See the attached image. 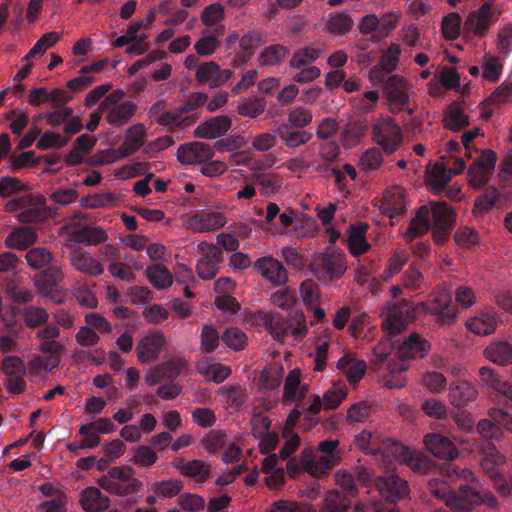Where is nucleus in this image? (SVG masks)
Masks as SVG:
<instances>
[{"mask_svg": "<svg viewBox=\"0 0 512 512\" xmlns=\"http://www.w3.org/2000/svg\"><path fill=\"white\" fill-rule=\"evenodd\" d=\"M364 505H352L351 499L337 490L326 493L320 512H363Z\"/></svg>", "mask_w": 512, "mask_h": 512, "instance_id": "a211bd4d", "label": "nucleus"}, {"mask_svg": "<svg viewBox=\"0 0 512 512\" xmlns=\"http://www.w3.org/2000/svg\"><path fill=\"white\" fill-rule=\"evenodd\" d=\"M179 469L182 475L194 477L199 480H205L210 473L207 465L202 460L198 459L184 463Z\"/></svg>", "mask_w": 512, "mask_h": 512, "instance_id": "6e6d98bb", "label": "nucleus"}, {"mask_svg": "<svg viewBox=\"0 0 512 512\" xmlns=\"http://www.w3.org/2000/svg\"><path fill=\"white\" fill-rule=\"evenodd\" d=\"M486 101L495 105L512 102V82L504 81Z\"/></svg>", "mask_w": 512, "mask_h": 512, "instance_id": "774afa93", "label": "nucleus"}, {"mask_svg": "<svg viewBox=\"0 0 512 512\" xmlns=\"http://www.w3.org/2000/svg\"><path fill=\"white\" fill-rule=\"evenodd\" d=\"M477 431L485 440L500 441L503 438V431L500 426H496L490 417L478 422Z\"/></svg>", "mask_w": 512, "mask_h": 512, "instance_id": "0e129e2a", "label": "nucleus"}, {"mask_svg": "<svg viewBox=\"0 0 512 512\" xmlns=\"http://www.w3.org/2000/svg\"><path fill=\"white\" fill-rule=\"evenodd\" d=\"M221 340L234 351L243 350L247 344L246 334L237 327H228L221 335Z\"/></svg>", "mask_w": 512, "mask_h": 512, "instance_id": "49530a36", "label": "nucleus"}, {"mask_svg": "<svg viewBox=\"0 0 512 512\" xmlns=\"http://www.w3.org/2000/svg\"><path fill=\"white\" fill-rule=\"evenodd\" d=\"M266 512H316V510L308 505L280 499L274 501Z\"/></svg>", "mask_w": 512, "mask_h": 512, "instance_id": "69168bd1", "label": "nucleus"}, {"mask_svg": "<svg viewBox=\"0 0 512 512\" xmlns=\"http://www.w3.org/2000/svg\"><path fill=\"white\" fill-rule=\"evenodd\" d=\"M24 321L27 327L36 328L46 324L49 314L41 307L29 306L23 311Z\"/></svg>", "mask_w": 512, "mask_h": 512, "instance_id": "5fc2aeb1", "label": "nucleus"}, {"mask_svg": "<svg viewBox=\"0 0 512 512\" xmlns=\"http://www.w3.org/2000/svg\"><path fill=\"white\" fill-rule=\"evenodd\" d=\"M401 49L397 44H390V46L383 52L380 57L378 66L385 73H390L396 69Z\"/></svg>", "mask_w": 512, "mask_h": 512, "instance_id": "864d4df0", "label": "nucleus"}, {"mask_svg": "<svg viewBox=\"0 0 512 512\" xmlns=\"http://www.w3.org/2000/svg\"><path fill=\"white\" fill-rule=\"evenodd\" d=\"M383 163V156L379 148L367 149L360 157L359 166L362 170L369 172L378 170Z\"/></svg>", "mask_w": 512, "mask_h": 512, "instance_id": "8fccbe9b", "label": "nucleus"}, {"mask_svg": "<svg viewBox=\"0 0 512 512\" xmlns=\"http://www.w3.org/2000/svg\"><path fill=\"white\" fill-rule=\"evenodd\" d=\"M477 393L476 388L471 383L458 380L450 386V402L456 407L465 406L476 399Z\"/></svg>", "mask_w": 512, "mask_h": 512, "instance_id": "c756f323", "label": "nucleus"}, {"mask_svg": "<svg viewBox=\"0 0 512 512\" xmlns=\"http://www.w3.org/2000/svg\"><path fill=\"white\" fill-rule=\"evenodd\" d=\"M406 459L405 465L409 466L415 473L427 474L435 468V464L430 459L419 453L411 451Z\"/></svg>", "mask_w": 512, "mask_h": 512, "instance_id": "052dcab7", "label": "nucleus"}, {"mask_svg": "<svg viewBox=\"0 0 512 512\" xmlns=\"http://www.w3.org/2000/svg\"><path fill=\"white\" fill-rule=\"evenodd\" d=\"M374 481L381 499L370 505L371 512H399L395 504L408 496L407 481L392 472L377 476Z\"/></svg>", "mask_w": 512, "mask_h": 512, "instance_id": "20e7f679", "label": "nucleus"}, {"mask_svg": "<svg viewBox=\"0 0 512 512\" xmlns=\"http://www.w3.org/2000/svg\"><path fill=\"white\" fill-rule=\"evenodd\" d=\"M426 449L435 457L453 459L457 456L454 443L447 437L437 433L427 434L424 438Z\"/></svg>", "mask_w": 512, "mask_h": 512, "instance_id": "aec40b11", "label": "nucleus"}, {"mask_svg": "<svg viewBox=\"0 0 512 512\" xmlns=\"http://www.w3.org/2000/svg\"><path fill=\"white\" fill-rule=\"evenodd\" d=\"M497 19L498 15H494L492 12V3L485 2L477 11L468 14L464 22V29L476 36H483Z\"/></svg>", "mask_w": 512, "mask_h": 512, "instance_id": "ddd939ff", "label": "nucleus"}, {"mask_svg": "<svg viewBox=\"0 0 512 512\" xmlns=\"http://www.w3.org/2000/svg\"><path fill=\"white\" fill-rule=\"evenodd\" d=\"M192 224L200 232H208L223 227L226 223L225 216L220 212H205L201 211L196 213L192 219Z\"/></svg>", "mask_w": 512, "mask_h": 512, "instance_id": "c9c22d12", "label": "nucleus"}, {"mask_svg": "<svg viewBox=\"0 0 512 512\" xmlns=\"http://www.w3.org/2000/svg\"><path fill=\"white\" fill-rule=\"evenodd\" d=\"M266 41V33L261 29L249 30L239 39V47L245 52V56H238L241 63L251 58L255 49Z\"/></svg>", "mask_w": 512, "mask_h": 512, "instance_id": "f704fd0d", "label": "nucleus"}, {"mask_svg": "<svg viewBox=\"0 0 512 512\" xmlns=\"http://www.w3.org/2000/svg\"><path fill=\"white\" fill-rule=\"evenodd\" d=\"M505 201V197L494 186H488L476 198L473 211L476 215H483L493 207H502Z\"/></svg>", "mask_w": 512, "mask_h": 512, "instance_id": "bb28decb", "label": "nucleus"}, {"mask_svg": "<svg viewBox=\"0 0 512 512\" xmlns=\"http://www.w3.org/2000/svg\"><path fill=\"white\" fill-rule=\"evenodd\" d=\"M63 278L64 274L62 269L58 265L52 264L35 275L33 280L40 294L59 304L62 302V299L57 298L56 293L59 290Z\"/></svg>", "mask_w": 512, "mask_h": 512, "instance_id": "9d476101", "label": "nucleus"}, {"mask_svg": "<svg viewBox=\"0 0 512 512\" xmlns=\"http://www.w3.org/2000/svg\"><path fill=\"white\" fill-rule=\"evenodd\" d=\"M452 171L443 162H437L427 167V183L431 186L433 193L439 195L447 187L451 180Z\"/></svg>", "mask_w": 512, "mask_h": 512, "instance_id": "393cba45", "label": "nucleus"}, {"mask_svg": "<svg viewBox=\"0 0 512 512\" xmlns=\"http://www.w3.org/2000/svg\"><path fill=\"white\" fill-rule=\"evenodd\" d=\"M45 204V197L31 195L29 205L23 206L22 211L18 213V220L22 223H37L46 220L49 217V212Z\"/></svg>", "mask_w": 512, "mask_h": 512, "instance_id": "412c9836", "label": "nucleus"}, {"mask_svg": "<svg viewBox=\"0 0 512 512\" xmlns=\"http://www.w3.org/2000/svg\"><path fill=\"white\" fill-rule=\"evenodd\" d=\"M454 221L455 213L450 206L444 202L430 201L428 205H422L417 209L416 215L410 220L405 237L411 242L426 234L432 228V224L433 227L453 228Z\"/></svg>", "mask_w": 512, "mask_h": 512, "instance_id": "f03ea898", "label": "nucleus"}, {"mask_svg": "<svg viewBox=\"0 0 512 512\" xmlns=\"http://www.w3.org/2000/svg\"><path fill=\"white\" fill-rule=\"evenodd\" d=\"M429 493L442 500L454 512H470L475 506L485 504L490 508L498 506L495 496L488 491L479 490L469 484H461L457 490L439 478L427 482Z\"/></svg>", "mask_w": 512, "mask_h": 512, "instance_id": "f257e3e1", "label": "nucleus"}, {"mask_svg": "<svg viewBox=\"0 0 512 512\" xmlns=\"http://www.w3.org/2000/svg\"><path fill=\"white\" fill-rule=\"evenodd\" d=\"M176 156L181 164L202 165L213 158L214 149L205 142L185 143L178 147Z\"/></svg>", "mask_w": 512, "mask_h": 512, "instance_id": "f8f14e48", "label": "nucleus"}, {"mask_svg": "<svg viewBox=\"0 0 512 512\" xmlns=\"http://www.w3.org/2000/svg\"><path fill=\"white\" fill-rule=\"evenodd\" d=\"M146 129L143 124H135L126 131L124 141L119 148L122 149V156L129 157L135 154L144 144Z\"/></svg>", "mask_w": 512, "mask_h": 512, "instance_id": "2f4dec72", "label": "nucleus"}, {"mask_svg": "<svg viewBox=\"0 0 512 512\" xmlns=\"http://www.w3.org/2000/svg\"><path fill=\"white\" fill-rule=\"evenodd\" d=\"M383 213L389 218L397 217L406 210V199L401 188L387 190L382 204Z\"/></svg>", "mask_w": 512, "mask_h": 512, "instance_id": "7c9ffc66", "label": "nucleus"}, {"mask_svg": "<svg viewBox=\"0 0 512 512\" xmlns=\"http://www.w3.org/2000/svg\"><path fill=\"white\" fill-rule=\"evenodd\" d=\"M73 235L78 243L86 245H98L106 242L108 235L99 226L84 225L74 230Z\"/></svg>", "mask_w": 512, "mask_h": 512, "instance_id": "4c0bfd02", "label": "nucleus"}, {"mask_svg": "<svg viewBox=\"0 0 512 512\" xmlns=\"http://www.w3.org/2000/svg\"><path fill=\"white\" fill-rule=\"evenodd\" d=\"M289 48L282 44L265 47L259 54V62L264 66H275L282 63L289 55Z\"/></svg>", "mask_w": 512, "mask_h": 512, "instance_id": "a19ab883", "label": "nucleus"}, {"mask_svg": "<svg viewBox=\"0 0 512 512\" xmlns=\"http://www.w3.org/2000/svg\"><path fill=\"white\" fill-rule=\"evenodd\" d=\"M445 127L449 130L460 131L469 125V117L457 107L450 108L445 114Z\"/></svg>", "mask_w": 512, "mask_h": 512, "instance_id": "603ef678", "label": "nucleus"}, {"mask_svg": "<svg viewBox=\"0 0 512 512\" xmlns=\"http://www.w3.org/2000/svg\"><path fill=\"white\" fill-rule=\"evenodd\" d=\"M485 357L498 365L512 364V344L507 341H495L484 350Z\"/></svg>", "mask_w": 512, "mask_h": 512, "instance_id": "72a5a7b5", "label": "nucleus"}, {"mask_svg": "<svg viewBox=\"0 0 512 512\" xmlns=\"http://www.w3.org/2000/svg\"><path fill=\"white\" fill-rule=\"evenodd\" d=\"M404 84V78L399 75L388 77L384 84L388 99L399 108L404 107L409 100L407 93L404 91Z\"/></svg>", "mask_w": 512, "mask_h": 512, "instance_id": "473e14b6", "label": "nucleus"}, {"mask_svg": "<svg viewBox=\"0 0 512 512\" xmlns=\"http://www.w3.org/2000/svg\"><path fill=\"white\" fill-rule=\"evenodd\" d=\"M145 276L151 285L158 290L167 289L173 283V275L166 266L160 263L147 267Z\"/></svg>", "mask_w": 512, "mask_h": 512, "instance_id": "e433bc0d", "label": "nucleus"}, {"mask_svg": "<svg viewBox=\"0 0 512 512\" xmlns=\"http://www.w3.org/2000/svg\"><path fill=\"white\" fill-rule=\"evenodd\" d=\"M426 314L435 317L440 326H450L457 319V308L452 296L447 291H440L429 295L426 302L420 304Z\"/></svg>", "mask_w": 512, "mask_h": 512, "instance_id": "423d86ee", "label": "nucleus"}, {"mask_svg": "<svg viewBox=\"0 0 512 512\" xmlns=\"http://www.w3.org/2000/svg\"><path fill=\"white\" fill-rule=\"evenodd\" d=\"M354 443L360 450L366 454L372 455H377L378 445L380 444L378 436L375 433L366 430L355 436Z\"/></svg>", "mask_w": 512, "mask_h": 512, "instance_id": "09e8293b", "label": "nucleus"}, {"mask_svg": "<svg viewBox=\"0 0 512 512\" xmlns=\"http://www.w3.org/2000/svg\"><path fill=\"white\" fill-rule=\"evenodd\" d=\"M232 75V70H221L216 62L208 61L198 67L195 77L199 84L207 83L210 88H217L228 81Z\"/></svg>", "mask_w": 512, "mask_h": 512, "instance_id": "dca6fc26", "label": "nucleus"}, {"mask_svg": "<svg viewBox=\"0 0 512 512\" xmlns=\"http://www.w3.org/2000/svg\"><path fill=\"white\" fill-rule=\"evenodd\" d=\"M80 502L86 512H103L110 506V499L97 487L90 486L81 492Z\"/></svg>", "mask_w": 512, "mask_h": 512, "instance_id": "4be33fe9", "label": "nucleus"}, {"mask_svg": "<svg viewBox=\"0 0 512 512\" xmlns=\"http://www.w3.org/2000/svg\"><path fill=\"white\" fill-rule=\"evenodd\" d=\"M367 229L368 225L366 223H359L358 225H352L347 232L348 249L355 257L366 253L370 248V244L366 240Z\"/></svg>", "mask_w": 512, "mask_h": 512, "instance_id": "cd10ccee", "label": "nucleus"}, {"mask_svg": "<svg viewBox=\"0 0 512 512\" xmlns=\"http://www.w3.org/2000/svg\"><path fill=\"white\" fill-rule=\"evenodd\" d=\"M25 259L34 270L45 269L53 263V254L46 247H33L26 252Z\"/></svg>", "mask_w": 512, "mask_h": 512, "instance_id": "79ce46f5", "label": "nucleus"}, {"mask_svg": "<svg viewBox=\"0 0 512 512\" xmlns=\"http://www.w3.org/2000/svg\"><path fill=\"white\" fill-rule=\"evenodd\" d=\"M466 327L477 335H490L497 327V319L493 313H483L469 319Z\"/></svg>", "mask_w": 512, "mask_h": 512, "instance_id": "ea45409f", "label": "nucleus"}, {"mask_svg": "<svg viewBox=\"0 0 512 512\" xmlns=\"http://www.w3.org/2000/svg\"><path fill=\"white\" fill-rule=\"evenodd\" d=\"M327 26L331 33L345 35L352 29L353 20L348 13L336 12L330 14Z\"/></svg>", "mask_w": 512, "mask_h": 512, "instance_id": "a18cd8bd", "label": "nucleus"}, {"mask_svg": "<svg viewBox=\"0 0 512 512\" xmlns=\"http://www.w3.org/2000/svg\"><path fill=\"white\" fill-rule=\"evenodd\" d=\"M404 287L415 291H422L426 288L424 278L419 269L411 264L402 277Z\"/></svg>", "mask_w": 512, "mask_h": 512, "instance_id": "4d7b16f0", "label": "nucleus"}, {"mask_svg": "<svg viewBox=\"0 0 512 512\" xmlns=\"http://www.w3.org/2000/svg\"><path fill=\"white\" fill-rule=\"evenodd\" d=\"M136 108V104L132 101L121 102L105 111V120L114 127H121L131 120Z\"/></svg>", "mask_w": 512, "mask_h": 512, "instance_id": "c85d7f7f", "label": "nucleus"}, {"mask_svg": "<svg viewBox=\"0 0 512 512\" xmlns=\"http://www.w3.org/2000/svg\"><path fill=\"white\" fill-rule=\"evenodd\" d=\"M195 122V117L184 116L179 108L173 111H165L160 117L156 118V123L161 126L184 128L191 126Z\"/></svg>", "mask_w": 512, "mask_h": 512, "instance_id": "37998d69", "label": "nucleus"}, {"mask_svg": "<svg viewBox=\"0 0 512 512\" xmlns=\"http://www.w3.org/2000/svg\"><path fill=\"white\" fill-rule=\"evenodd\" d=\"M431 347V343L426 338L413 332L398 346L396 356L402 360L423 359L428 355Z\"/></svg>", "mask_w": 512, "mask_h": 512, "instance_id": "4468645a", "label": "nucleus"}, {"mask_svg": "<svg viewBox=\"0 0 512 512\" xmlns=\"http://www.w3.org/2000/svg\"><path fill=\"white\" fill-rule=\"evenodd\" d=\"M323 49L320 46H304L297 49L289 60V66L293 69L303 68L321 57Z\"/></svg>", "mask_w": 512, "mask_h": 512, "instance_id": "58836bf2", "label": "nucleus"}, {"mask_svg": "<svg viewBox=\"0 0 512 512\" xmlns=\"http://www.w3.org/2000/svg\"><path fill=\"white\" fill-rule=\"evenodd\" d=\"M476 156H473V163L469 167L468 176L470 178V182L477 187L484 185L488 179V175L491 170L494 169L497 154L492 150H484L482 152H478V150H474Z\"/></svg>", "mask_w": 512, "mask_h": 512, "instance_id": "9b49d317", "label": "nucleus"}, {"mask_svg": "<svg viewBox=\"0 0 512 512\" xmlns=\"http://www.w3.org/2000/svg\"><path fill=\"white\" fill-rule=\"evenodd\" d=\"M70 266L82 274L88 276H99L104 272L103 265L94 257L78 250L69 259Z\"/></svg>", "mask_w": 512, "mask_h": 512, "instance_id": "5701e85b", "label": "nucleus"}, {"mask_svg": "<svg viewBox=\"0 0 512 512\" xmlns=\"http://www.w3.org/2000/svg\"><path fill=\"white\" fill-rule=\"evenodd\" d=\"M38 235L34 228L22 226L13 229L5 239L8 248L25 250L37 241Z\"/></svg>", "mask_w": 512, "mask_h": 512, "instance_id": "b1692460", "label": "nucleus"}, {"mask_svg": "<svg viewBox=\"0 0 512 512\" xmlns=\"http://www.w3.org/2000/svg\"><path fill=\"white\" fill-rule=\"evenodd\" d=\"M221 337L213 325H204L201 331V345L205 352L210 353L217 349Z\"/></svg>", "mask_w": 512, "mask_h": 512, "instance_id": "338daca9", "label": "nucleus"}, {"mask_svg": "<svg viewBox=\"0 0 512 512\" xmlns=\"http://www.w3.org/2000/svg\"><path fill=\"white\" fill-rule=\"evenodd\" d=\"M491 480L501 497L512 500V473L504 475L501 472H493Z\"/></svg>", "mask_w": 512, "mask_h": 512, "instance_id": "e2e57ef3", "label": "nucleus"}, {"mask_svg": "<svg viewBox=\"0 0 512 512\" xmlns=\"http://www.w3.org/2000/svg\"><path fill=\"white\" fill-rule=\"evenodd\" d=\"M273 133L288 148H297L308 143L313 134L305 130L294 128L288 123L276 122L273 127Z\"/></svg>", "mask_w": 512, "mask_h": 512, "instance_id": "f3484780", "label": "nucleus"}, {"mask_svg": "<svg viewBox=\"0 0 512 512\" xmlns=\"http://www.w3.org/2000/svg\"><path fill=\"white\" fill-rule=\"evenodd\" d=\"M166 345V337L163 331L158 329L149 330L136 345L137 359L141 364L157 362L163 348Z\"/></svg>", "mask_w": 512, "mask_h": 512, "instance_id": "0eeeda50", "label": "nucleus"}, {"mask_svg": "<svg viewBox=\"0 0 512 512\" xmlns=\"http://www.w3.org/2000/svg\"><path fill=\"white\" fill-rule=\"evenodd\" d=\"M410 452L411 450L402 445L400 442L391 438H386L380 441L376 456H381L384 461L395 460L401 464H405L407 461L406 458L409 456Z\"/></svg>", "mask_w": 512, "mask_h": 512, "instance_id": "a878e982", "label": "nucleus"}, {"mask_svg": "<svg viewBox=\"0 0 512 512\" xmlns=\"http://www.w3.org/2000/svg\"><path fill=\"white\" fill-rule=\"evenodd\" d=\"M373 136L379 146L387 153H394L403 141L400 127L394 122L383 123L375 126Z\"/></svg>", "mask_w": 512, "mask_h": 512, "instance_id": "2eb2a0df", "label": "nucleus"}, {"mask_svg": "<svg viewBox=\"0 0 512 512\" xmlns=\"http://www.w3.org/2000/svg\"><path fill=\"white\" fill-rule=\"evenodd\" d=\"M312 275L323 285L340 280L347 271L345 253L334 246H328L322 252L313 254L309 263Z\"/></svg>", "mask_w": 512, "mask_h": 512, "instance_id": "7ed1b4c3", "label": "nucleus"}, {"mask_svg": "<svg viewBox=\"0 0 512 512\" xmlns=\"http://www.w3.org/2000/svg\"><path fill=\"white\" fill-rule=\"evenodd\" d=\"M313 116L311 111L303 107H294L288 111V124L294 128L302 129L312 122Z\"/></svg>", "mask_w": 512, "mask_h": 512, "instance_id": "680f3d73", "label": "nucleus"}, {"mask_svg": "<svg viewBox=\"0 0 512 512\" xmlns=\"http://www.w3.org/2000/svg\"><path fill=\"white\" fill-rule=\"evenodd\" d=\"M134 475L135 472L131 466H114L98 480V483L110 494L128 496L138 492L143 486V483Z\"/></svg>", "mask_w": 512, "mask_h": 512, "instance_id": "39448f33", "label": "nucleus"}, {"mask_svg": "<svg viewBox=\"0 0 512 512\" xmlns=\"http://www.w3.org/2000/svg\"><path fill=\"white\" fill-rule=\"evenodd\" d=\"M441 30L443 36L448 40H455L460 35L461 17L458 13L452 12L442 20Z\"/></svg>", "mask_w": 512, "mask_h": 512, "instance_id": "3c124183", "label": "nucleus"}, {"mask_svg": "<svg viewBox=\"0 0 512 512\" xmlns=\"http://www.w3.org/2000/svg\"><path fill=\"white\" fill-rule=\"evenodd\" d=\"M288 325V333H290L295 340L301 341L306 337L308 328L306 325V317L303 312L295 311L290 313Z\"/></svg>", "mask_w": 512, "mask_h": 512, "instance_id": "de8ad7c7", "label": "nucleus"}, {"mask_svg": "<svg viewBox=\"0 0 512 512\" xmlns=\"http://www.w3.org/2000/svg\"><path fill=\"white\" fill-rule=\"evenodd\" d=\"M252 267L257 274L275 287L284 286L289 280L284 264L272 255L257 258Z\"/></svg>", "mask_w": 512, "mask_h": 512, "instance_id": "6e6552de", "label": "nucleus"}, {"mask_svg": "<svg viewBox=\"0 0 512 512\" xmlns=\"http://www.w3.org/2000/svg\"><path fill=\"white\" fill-rule=\"evenodd\" d=\"M225 18L224 7L220 3H212L201 12L200 19L205 26H213Z\"/></svg>", "mask_w": 512, "mask_h": 512, "instance_id": "13d9d810", "label": "nucleus"}, {"mask_svg": "<svg viewBox=\"0 0 512 512\" xmlns=\"http://www.w3.org/2000/svg\"><path fill=\"white\" fill-rule=\"evenodd\" d=\"M227 434L221 430H210L201 440V446L211 455H216L227 444Z\"/></svg>", "mask_w": 512, "mask_h": 512, "instance_id": "c03bdc74", "label": "nucleus"}, {"mask_svg": "<svg viewBox=\"0 0 512 512\" xmlns=\"http://www.w3.org/2000/svg\"><path fill=\"white\" fill-rule=\"evenodd\" d=\"M407 322L402 312L396 308L392 309L388 317L383 320L382 327L389 335L399 334L406 326Z\"/></svg>", "mask_w": 512, "mask_h": 512, "instance_id": "bf43d9fd", "label": "nucleus"}, {"mask_svg": "<svg viewBox=\"0 0 512 512\" xmlns=\"http://www.w3.org/2000/svg\"><path fill=\"white\" fill-rule=\"evenodd\" d=\"M338 440H325L318 444V453L307 462L306 470L312 474H322L339 463Z\"/></svg>", "mask_w": 512, "mask_h": 512, "instance_id": "1a4fd4ad", "label": "nucleus"}, {"mask_svg": "<svg viewBox=\"0 0 512 512\" xmlns=\"http://www.w3.org/2000/svg\"><path fill=\"white\" fill-rule=\"evenodd\" d=\"M230 127L231 119L226 115H219L200 123L194 135L202 139H215L224 135Z\"/></svg>", "mask_w": 512, "mask_h": 512, "instance_id": "6ab92c4d", "label": "nucleus"}]
</instances>
